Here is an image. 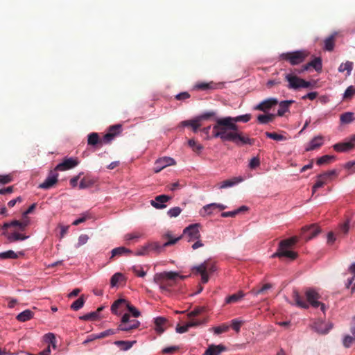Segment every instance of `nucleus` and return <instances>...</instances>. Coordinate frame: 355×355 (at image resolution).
Returning <instances> with one entry per match:
<instances>
[{
  "mask_svg": "<svg viewBox=\"0 0 355 355\" xmlns=\"http://www.w3.org/2000/svg\"><path fill=\"white\" fill-rule=\"evenodd\" d=\"M250 119V114L236 117L215 118L216 124L213 126V137H218L223 141H232L236 145H253L254 139L249 138L242 132L239 131V126L236 124L238 122L247 123Z\"/></svg>",
  "mask_w": 355,
  "mask_h": 355,
  "instance_id": "1",
  "label": "nucleus"
},
{
  "mask_svg": "<svg viewBox=\"0 0 355 355\" xmlns=\"http://www.w3.org/2000/svg\"><path fill=\"white\" fill-rule=\"evenodd\" d=\"M306 300L297 291H294L293 293V298L295 304L303 309H308L310 306L313 308H320V310L323 312L325 311V305L319 301L320 295L313 288H306L304 292Z\"/></svg>",
  "mask_w": 355,
  "mask_h": 355,
  "instance_id": "2",
  "label": "nucleus"
},
{
  "mask_svg": "<svg viewBox=\"0 0 355 355\" xmlns=\"http://www.w3.org/2000/svg\"><path fill=\"white\" fill-rule=\"evenodd\" d=\"M297 241V236H292L289 239L282 240L279 243L277 250L272 255V257H286L291 260H295L297 257V253L291 250V248Z\"/></svg>",
  "mask_w": 355,
  "mask_h": 355,
  "instance_id": "3",
  "label": "nucleus"
},
{
  "mask_svg": "<svg viewBox=\"0 0 355 355\" xmlns=\"http://www.w3.org/2000/svg\"><path fill=\"white\" fill-rule=\"evenodd\" d=\"M184 279V277L180 276L176 272H164L157 273L154 276L155 282L159 285L162 293L170 292L171 288L174 285L178 277Z\"/></svg>",
  "mask_w": 355,
  "mask_h": 355,
  "instance_id": "4",
  "label": "nucleus"
},
{
  "mask_svg": "<svg viewBox=\"0 0 355 355\" xmlns=\"http://www.w3.org/2000/svg\"><path fill=\"white\" fill-rule=\"evenodd\" d=\"M309 53L306 50H299L287 53H282L279 55V60L289 62L291 65H297L302 63L309 56Z\"/></svg>",
  "mask_w": 355,
  "mask_h": 355,
  "instance_id": "5",
  "label": "nucleus"
},
{
  "mask_svg": "<svg viewBox=\"0 0 355 355\" xmlns=\"http://www.w3.org/2000/svg\"><path fill=\"white\" fill-rule=\"evenodd\" d=\"M164 237L168 239V241L162 245H160L157 242H152L148 243L149 252H155L156 253H160L164 250L165 248L175 244L178 241L181 239V236L176 238L173 237L171 232H167L165 234Z\"/></svg>",
  "mask_w": 355,
  "mask_h": 355,
  "instance_id": "6",
  "label": "nucleus"
},
{
  "mask_svg": "<svg viewBox=\"0 0 355 355\" xmlns=\"http://www.w3.org/2000/svg\"><path fill=\"white\" fill-rule=\"evenodd\" d=\"M140 325V322L135 319H130L129 313H125L121 320V323L118 327V330L123 331H130L132 329H137Z\"/></svg>",
  "mask_w": 355,
  "mask_h": 355,
  "instance_id": "7",
  "label": "nucleus"
},
{
  "mask_svg": "<svg viewBox=\"0 0 355 355\" xmlns=\"http://www.w3.org/2000/svg\"><path fill=\"white\" fill-rule=\"evenodd\" d=\"M200 225L198 223L189 225L183 230V234L180 236L181 239L187 237L189 242L199 239L200 238Z\"/></svg>",
  "mask_w": 355,
  "mask_h": 355,
  "instance_id": "8",
  "label": "nucleus"
},
{
  "mask_svg": "<svg viewBox=\"0 0 355 355\" xmlns=\"http://www.w3.org/2000/svg\"><path fill=\"white\" fill-rule=\"evenodd\" d=\"M311 67L313 68L316 71H320L322 68V59L320 57L315 58L311 62L303 65L300 69L295 71L298 73H302L308 71Z\"/></svg>",
  "mask_w": 355,
  "mask_h": 355,
  "instance_id": "9",
  "label": "nucleus"
},
{
  "mask_svg": "<svg viewBox=\"0 0 355 355\" xmlns=\"http://www.w3.org/2000/svg\"><path fill=\"white\" fill-rule=\"evenodd\" d=\"M175 164V160L169 157H164L158 159L155 163L154 166V171L155 173L160 172L163 168H166L168 166H172Z\"/></svg>",
  "mask_w": 355,
  "mask_h": 355,
  "instance_id": "10",
  "label": "nucleus"
},
{
  "mask_svg": "<svg viewBox=\"0 0 355 355\" xmlns=\"http://www.w3.org/2000/svg\"><path fill=\"white\" fill-rule=\"evenodd\" d=\"M320 232L319 227L315 225H311L309 227H304L302 229V237L309 241L314 238Z\"/></svg>",
  "mask_w": 355,
  "mask_h": 355,
  "instance_id": "11",
  "label": "nucleus"
},
{
  "mask_svg": "<svg viewBox=\"0 0 355 355\" xmlns=\"http://www.w3.org/2000/svg\"><path fill=\"white\" fill-rule=\"evenodd\" d=\"M78 164V162L76 159H73L72 157L70 158H64L63 161L58 164L55 168V171H66L71 168H74Z\"/></svg>",
  "mask_w": 355,
  "mask_h": 355,
  "instance_id": "12",
  "label": "nucleus"
},
{
  "mask_svg": "<svg viewBox=\"0 0 355 355\" xmlns=\"http://www.w3.org/2000/svg\"><path fill=\"white\" fill-rule=\"evenodd\" d=\"M58 177V173L53 171H51L49 176L46 178L44 182L40 184L38 187L42 189H49L52 188L57 183Z\"/></svg>",
  "mask_w": 355,
  "mask_h": 355,
  "instance_id": "13",
  "label": "nucleus"
},
{
  "mask_svg": "<svg viewBox=\"0 0 355 355\" xmlns=\"http://www.w3.org/2000/svg\"><path fill=\"white\" fill-rule=\"evenodd\" d=\"M354 146L355 135L352 137L349 141L336 144L333 146V148L337 152H347L353 149Z\"/></svg>",
  "mask_w": 355,
  "mask_h": 355,
  "instance_id": "14",
  "label": "nucleus"
},
{
  "mask_svg": "<svg viewBox=\"0 0 355 355\" xmlns=\"http://www.w3.org/2000/svg\"><path fill=\"white\" fill-rule=\"evenodd\" d=\"M172 198L167 195H159L155 198V200L150 201L151 205L158 209L166 207V202L169 201Z\"/></svg>",
  "mask_w": 355,
  "mask_h": 355,
  "instance_id": "15",
  "label": "nucleus"
},
{
  "mask_svg": "<svg viewBox=\"0 0 355 355\" xmlns=\"http://www.w3.org/2000/svg\"><path fill=\"white\" fill-rule=\"evenodd\" d=\"M278 104V101L275 98H267L263 101H261L259 104H258L254 109L257 110H260L262 112H267L271 107Z\"/></svg>",
  "mask_w": 355,
  "mask_h": 355,
  "instance_id": "16",
  "label": "nucleus"
},
{
  "mask_svg": "<svg viewBox=\"0 0 355 355\" xmlns=\"http://www.w3.org/2000/svg\"><path fill=\"white\" fill-rule=\"evenodd\" d=\"M301 79L302 78H299L296 74L294 73H286L285 75V80L288 83L287 86L288 89H300Z\"/></svg>",
  "mask_w": 355,
  "mask_h": 355,
  "instance_id": "17",
  "label": "nucleus"
},
{
  "mask_svg": "<svg viewBox=\"0 0 355 355\" xmlns=\"http://www.w3.org/2000/svg\"><path fill=\"white\" fill-rule=\"evenodd\" d=\"M220 85V83H216L213 81L209 83L200 82L193 86V89L201 91L214 90L218 89Z\"/></svg>",
  "mask_w": 355,
  "mask_h": 355,
  "instance_id": "18",
  "label": "nucleus"
},
{
  "mask_svg": "<svg viewBox=\"0 0 355 355\" xmlns=\"http://www.w3.org/2000/svg\"><path fill=\"white\" fill-rule=\"evenodd\" d=\"M226 347L223 345H211L205 352L204 355H219L221 352L226 350Z\"/></svg>",
  "mask_w": 355,
  "mask_h": 355,
  "instance_id": "19",
  "label": "nucleus"
},
{
  "mask_svg": "<svg viewBox=\"0 0 355 355\" xmlns=\"http://www.w3.org/2000/svg\"><path fill=\"white\" fill-rule=\"evenodd\" d=\"M323 137L322 136L315 137L309 143L306 148V151H311L319 148L323 144Z\"/></svg>",
  "mask_w": 355,
  "mask_h": 355,
  "instance_id": "20",
  "label": "nucleus"
},
{
  "mask_svg": "<svg viewBox=\"0 0 355 355\" xmlns=\"http://www.w3.org/2000/svg\"><path fill=\"white\" fill-rule=\"evenodd\" d=\"M183 126H190L193 132H197L198 129L202 126V123L196 116L194 119L183 121L181 123Z\"/></svg>",
  "mask_w": 355,
  "mask_h": 355,
  "instance_id": "21",
  "label": "nucleus"
},
{
  "mask_svg": "<svg viewBox=\"0 0 355 355\" xmlns=\"http://www.w3.org/2000/svg\"><path fill=\"white\" fill-rule=\"evenodd\" d=\"M243 181V178L241 177L234 178L233 179H229L223 181L219 184V189H226L234 186L236 184Z\"/></svg>",
  "mask_w": 355,
  "mask_h": 355,
  "instance_id": "22",
  "label": "nucleus"
},
{
  "mask_svg": "<svg viewBox=\"0 0 355 355\" xmlns=\"http://www.w3.org/2000/svg\"><path fill=\"white\" fill-rule=\"evenodd\" d=\"M34 313L29 309H26L19 313L17 315L16 319L19 322H24L32 319Z\"/></svg>",
  "mask_w": 355,
  "mask_h": 355,
  "instance_id": "23",
  "label": "nucleus"
},
{
  "mask_svg": "<svg viewBox=\"0 0 355 355\" xmlns=\"http://www.w3.org/2000/svg\"><path fill=\"white\" fill-rule=\"evenodd\" d=\"M136 340H116L114 344L121 348V350L128 351L129 350L135 343Z\"/></svg>",
  "mask_w": 355,
  "mask_h": 355,
  "instance_id": "24",
  "label": "nucleus"
},
{
  "mask_svg": "<svg viewBox=\"0 0 355 355\" xmlns=\"http://www.w3.org/2000/svg\"><path fill=\"white\" fill-rule=\"evenodd\" d=\"M338 175L337 171L336 170H331L326 171L323 173H321L317 176V178H320L326 184L328 181L332 180L334 177Z\"/></svg>",
  "mask_w": 355,
  "mask_h": 355,
  "instance_id": "25",
  "label": "nucleus"
},
{
  "mask_svg": "<svg viewBox=\"0 0 355 355\" xmlns=\"http://www.w3.org/2000/svg\"><path fill=\"white\" fill-rule=\"evenodd\" d=\"M127 300L125 299H119L116 300L111 306V311L115 315H119L121 313L118 312V310L122 306H125Z\"/></svg>",
  "mask_w": 355,
  "mask_h": 355,
  "instance_id": "26",
  "label": "nucleus"
},
{
  "mask_svg": "<svg viewBox=\"0 0 355 355\" xmlns=\"http://www.w3.org/2000/svg\"><path fill=\"white\" fill-rule=\"evenodd\" d=\"M293 103V101H284L280 102L279 108L277 111V115L282 116L288 111L289 106Z\"/></svg>",
  "mask_w": 355,
  "mask_h": 355,
  "instance_id": "27",
  "label": "nucleus"
},
{
  "mask_svg": "<svg viewBox=\"0 0 355 355\" xmlns=\"http://www.w3.org/2000/svg\"><path fill=\"white\" fill-rule=\"evenodd\" d=\"M167 320L164 317H157L155 318V324L156 326L155 330L157 332L162 334L164 331L165 329L163 326L166 324Z\"/></svg>",
  "mask_w": 355,
  "mask_h": 355,
  "instance_id": "28",
  "label": "nucleus"
},
{
  "mask_svg": "<svg viewBox=\"0 0 355 355\" xmlns=\"http://www.w3.org/2000/svg\"><path fill=\"white\" fill-rule=\"evenodd\" d=\"M87 144L90 146H96L97 144L102 145V141L99 138L98 133L92 132L88 135Z\"/></svg>",
  "mask_w": 355,
  "mask_h": 355,
  "instance_id": "29",
  "label": "nucleus"
},
{
  "mask_svg": "<svg viewBox=\"0 0 355 355\" xmlns=\"http://www.w3.org/2000/svg\"><path fill=\"white\" fill-rule=\"evenodd\" d=\"M111 252H112V256H111L110 259H112L114 257L121 256L125 254H132V251L130 249H128L125 247H119V248H114Z\"/></svg>",
  "mask_w": 355,
  "mask_h": 355,
  "instance_id": "30",
  "label": "nucleus"
},
{
  "mask_svg": "<svg viewBox=\"0 0 355 355\" xmlns=\"http://www.w3.org/2000/svg\"><path fill=\"white\" fill-rule=\"evenodd\" d=\"M245 296V293L242 291H239L238 293L230 295L226 298V303L232 304L236 303L242 299Z\"/></svg>",
  "mask_w": 355,
  "mask_h": 355,
  "instance_id": "31",
  "label": "nucleus"
},
{
  "mask_svg": "<svg viewBox=\"0 0 355 355\" xmlns=\"http://www.w3.org/2000/svg\"><path fill=\"white\" fill-rule=\"evenodd\" d=\"M335 159H336L335 156L326 155L319 157L316 161V164L319 166L328 164L331 163V162L334 161Z\"/></svg>",
  "mask_w": 355,
  "mask_h": 355,
  "instance_id": "32",
  "label": "nucleus"
},
{
  "mask_svg": "<svg viewBox=\"0 0 355 355\" xmlns=\"http://www.w3.org/2000/svg\"><path fill=\"white\" fill-rule=\"evenodd\" d=\"M275 115L273 114H260L257 117V120L259 123L261 124H266L275 119Z\"/></svg>",
  "mask_w": 355,
  "mask_h": 355,
  "instance_id": "33",
  "label": "nucleus"
},
{
  "mask_svg": "<svg viewBox=\"0 0 355 355\" xmlns=\"http://www.w3.org/2000/svg\"><path fill=\"white\" fill-rule=\"evenodd\" d=\"M324 49L328 51H331L335 45V35H331L327 38H326L324 41Z\"/></svg>",
  "mask_w": 355,
  "mask_h": 355,
  "instance_id": "34",
  "label": "nucleus"
},
{
  "mask_svg": "<svg viewBox=\"0 0 355 355\" xmlns=\"http://www.w3.org/2000/svg\"><path fill=\"white\" fill-rule=\"evenodd\" d=\"M44 338V341L49 344L48 347H51V346H52L53 349L56 348V338L53 333H48L45 334Z\"/></svg>",
  "mask_w": 355,
  "mask_h": 355,
  "instance_id": "35",
  "label": "nucleus"
},
{
  "mask_svg": "<svg viewBox=\"0 0 355 355\" xmlns=\"http://www.w3.org/2000/svg\"><path fill=\"white\" fill-rule=\"evenodd\" d=\"M353 62H349V61H347L345 63H342L339 67H338V71L340 72H344V71H347V75H349L351 73V71H352L353 69Z\"/></svg>",
  "mask_w": 355,
  "mask_h": 355,
  "instance_id": "36",
  "label": "nucleus"
},
{
  "mask_svg": "<svg viewBox=\"0 0 355 355\" xmlns=\"http://www.w3.org/2000/svg\"><path fill=\"white\" fill-rule=\"evenodd\" d=\"M85 302L84 295H81L78 299L73 302L71 305V309L74 311H78L81 309Z\"/></svg>",
  "mask_w": 355,
  "mask_h": 355,
  "instance_id": "37",
  "label": "nucleus"
},
{
  "mask_svg": "<svg viewBox=\"0 0 355 355\" xmlns=\"http://www.w3.org/2000/svg\"><path fill=\"white\" fill-rule=\"evenodd\" d=\"M12 222H17V223L12 225V227H17L21 231H24L30 223L29 219L27 218H26L23 221L14 220Z\"/></svg>",
  "mask_w": 355,
  "mask_h": 355,
  "instance_id": "38",
  "label": "nucleus"
},
{
  "mask_svg": "<svg viewBox=\"0 0 355 355\" xmlns=\"http://www.w3.org/2000/svg\"><path fill=\"white\" fill-rule=\"evenodd\" d=\"M118 332H119L118 328L116 329H110L105 330L104 331H102V332L95 335L94 338H98V339L103 338L107 336L115 334Z\"/></svg>",
  "mask_w": 355,
  "mask_h": 355,
  "instance_id": "39",
  "label": "nucleus"
},
{
  "mask_svg": "<svg viewBox=\"0 0 355 355\" xmlns=\"http://www.w3.org/2000/svg\"><path fill=\"white\" fill-rule=\"evenodd\" d=\"M340 120L342 123H349L354 120V114L352 112L342 114L340 116Z\"/></svg>",
  "mask_w": 355,
  "mask_h": 355,
  "instance_id": "40",
  "label": "nucleus"
},
{
  "mask_svg": "<svg viewBox=\"0 0 355 355\" xmlns=\"http://www.w3.org/2000/svg\"><path fill=\"white\" fill-rule=\"evenodd\" d=\"M7 238L10 242H14L19 240H25L28 238V236L17 232H14L12 234H8Z\"/></svg>",
  "mask_w": 355,
  "mask_h": 355,
  "instance_id": "41",
  "label": "nucleus"
},
{
  "mask_svg": "<svg viewBox=\"0 0 355 355\" xmlns=\"http://www.w3.org/2000/svg\"><path fill=\"white\" fill-rule=\"evenodd\" d=\"M272 288V285L270 284H266L261 288L257 289H252L251 291V293L254 295L257 296L259 294H265L266 291Z\"/></svg>",
  "mask_w": 355,
  "mask_h": 355,
  "instance_id": "42",
  "label": "nucleus"
},
{
  "mask_svg": "<svg viewBox=\"0 0 355 355\" xmlns=\"http://www.w3.org/2000/svg\"><path fill=\"white\" fill-rule=\"evenodd\" d=\"M19 257L18 254L12 250H8L0 253V258L2 259H15Z\"/></svg>",
  "mask_w": 355,
  "mask_h": 355,
  "instance_id": "43",
  "label": "nucleus"
},
{
  "mask_svg": "<svg viewBox=\"0 0 355 355\" xmlns=\"http://www.w3.org/2000/svg\"><path fill=\"white\" fill-rule=\"evenodd\" d=\"M206 311L205 306H197L192 311L188 313V318H191L193 317L198 316Z\"/></svg>",
  "mask_w": 355,
  "mask_h": 355,
  "instance_id": "44",
  "label": "nucleus"
},
{
  "mask_svg": "<svg viewBox=\"0 0 355 355\" xmlns=\"http://www.w3.org/2000/svg\"><path fill=\"white\" fill-rule=\"evenodd\" d=\"M193 270L196 271L197 273L199 274H204L205 272H207V261H204L199 266H195L193 268Z\"/></svg>",
  "mask_w": 355,
  "mask_h": 355,
  "instance_id": "45",
  "label": "nucleus"
},
{
  "mask_svg": "<svg viewBox=\"0 0 355 355\" xmlns=\"http://www.w3.org/2000/svg\"><path fill=\"white\" fill-rule=\"evenodd\" d=\"M265 134L268 138H270L275 141H283L286 139V137L284 136L277 134L276 132H266Z\"/></svg>",
  "mask_w": 355,
  "mask_h": 355,
  "instance_id": "46",
  "label": "nucleus"
},
{
  "mask_svg": "<svg viewBox=\"0 0 355 355\" xmlns=\"http://www.w3.org/2000/svg\"><path fill=\"white\" fill-rule=\"evenodd\" d=\"M93 184H94V182L92 180H90L89 178H84L80 180V182L79 184V188L80 189L89 188V187H92L93 185Z\"/></svg>",
  "mask_w": 355,
  "mask_h": 355,
  "instance_id": "47",
  "label": "nucleus"
},
{
  "mask_svg": "<svg viewBox=\"0 0 355 355\" xmlns=\"http://www.w3.org/2000/svg\"><path fill=\"white\" fill-rule=\"evenodd\" d=\"M123 275L120 272L115 273L110 279V284L112 287L116 286L117 283L123 279Z\"/></svg>",
  "mask_w": 355,
  "mask_h": 355,
  "instance_id": "48",
  "label": "nucleus"
},
{
  "mask_svg": "<svg viewBox=\"0 0 355 355\" xmlns=\"http://www.w3.org/2000/svg\"><path fill=\"white\" fill-rule=\"evenodd\" d=\"M354 94H355V87L353 85H351L346 89V90L343 94V98L344 99L351 98Z\"/></svg>",
  "mask_w": 355,
  "mask_h": 355,
  "instance_id": "49",
  "label": "nucleus"
},
{
  "mask_svg": "<svg viewBox=\"0 0 355 355\" xmlns=\"http://www.w3.org/2000/svg\"><path fill=\"white\" fill-rule=\"evenodd\" d=\"M142 236V234L139 232H132L131 233L126 234L124 236V239L126 241H131L133 239H137Z\"/></svg>",
  "mask_w": 355,
  "mask_h": 355,
  "instance_id": "50",
  "label": "nucleus"
},
{
  "mask_svg": "<svg viewBox=\"0 0 355 355\" xmlns=\"http://www.w3.org/2000/svg\"><path fill=\"white\" fill-rule=\"evenodd\" d=\"M13 180L12 174L0 175V184H6L10 183Z\"/></svg>",
  "mask_w": 355,
  "mask_h": 355,
  "instance_id": "51",
  "label": "nucleus"
},
{
  "mask_svg": "<svg viewBox=\"0 0 355 355\" xmlns=\"http://www.w3.org/2000/svg\"><path fill=\"white\" fill-rule=\"evenodd\" d=\"M216 116V112L214 111H209L207 112H205L197 117L199 119V120L202 122L203 120H207L210 118H213Z\"/></svg>",
  "mask_w": 355,
  "mask_h": 355,
  "instance_id": "52",
  "label": "nucleus"
},
{
  "mask_svg": "<svg viewBox=\"0 0 355 355\" xmlns=\"http://www.w3.org/2000/svg\"><path fill=\"white\" fill-rule=\"evenodd\" d=\"M125 307L131 313L133 317L138 318L141 313L140 312L132 305H131L128 301Z\"/></svg>",
  "mask_w": 355,
  "mask_h": 355,
  "instance_id": "53",
  "label": "nucleus"
},
{
  "mask_svg": "<svg viewBox=\"0 0 355 355\" xmlns=\"http://www.w3.org/2000/svg\"><path fill=\"white\" fill-rule=\"evenodd\" d=\"M132 272L137 275L138 277H144L146 275V272L143 270L142 267L140 266H134L132 267Z\"/></svg>",
  "mask_w": 355,
  "mask_h": 355,
  "instance_id": "54",
  "label": "nucleus"
},
{
  "mask_svg": "<svg viewBox=\"0 0 355 355\" xmlns=\"http://www.w3.org/2000/svg\"><path fill=\"white\" fill-rule=\"evenodd\" d=\"M149 253L148 246V243L142 247H141L139 249H138L135 252V255L136 256H145L147 255Z\"/></svg>",
  "mask_w": 355,
  "mask_h": 355,
  "instance_id": "55",
  "label": "nucleus"
},
{
  "mask_svg": "<svg viewBox=\"0 0 355 355\" xmlns=\"http://www.w3.org/2000/svg\"><path fill=\"white\" fill-rule=\"evenodd\" d=\"M116 137V133L112 132H108L106 133L103 139H101L102 144H108L110 143L114 137Z\"/></svg>",
  "mask_w": 355,
  "mask_h": 355,
  "instance_id": "56",
  "label": "nucleus"
},
{
  "mask_svg": "<svg viewBox=\"0 0 355 355\" xmlns=\"http://www.w3.org/2000/svg\"><path fill=\"white\" fill-rule=\"evenodd\" d=\"M182 211V209L179 207H173L171 209H170L168 211V215L170 216V217H177L178 216L180 213Z\"/></svg>",
  "mask_w": 355,
  "mask_h": 355,
  "instance_id": "57",
  "label": "nucleus"
},
{
  "mask_svg": "<svg viewBox=\"0 0 355 355\" xmlns=\"http://www.w3.org/2000/svg\"><path fill=\"white\" fill-rule=\"evenodd\" d=\"M189 146L193 148V150L199 152L202 149V146L200 144H197L194 139H189L188 141Z\"/></svg>",
  "mask_w": 355,
  "mask_h": 355,
  "instance_id": "58",
  "label": "nucleus"
},
{
  "mask_svg": "<svg viewBox=\"0 0 355 355\" xmlns=\"http://www.w3.org/2000/svg\"><path fill=\"white\" fill-rule=\"evenodd\" d=\"M344 168L349 171V174L355 173V160L347 162L345 164Z\"/></svg>",
  "mask_w": 355,
  "mask_h": 355,
  "instance_id": "59",
  "label": "nucleus"
},
{
  "mask_svg": "<svg viewBox=\"0 0 355 355\" xmlns=\"http://www.w3.org/2000/svg\"><path fill=\"white\" fill-rule=\"evenodd\" d=\"M229 329V327L226 324H223L221 326L216 327L214 328V331L216 334H220L222 333L226 332Z\"/></svg>",
  "mask_w": 355,
  "mask_h": 355,
  "instance_id": "60",
  "label": "nucleus"
},
{
  "mask_svg": "<svg viewBox=\"0 0 355 355\" xmlns=\"http://www.w3.org/2000/svg\"><path fill=\"white\" fill-rule=\"evenodd\" d=\"M215 209H216V207L207 208V205H205L200 210V214L203 216L205 215H211Z\"/></svg>",
  "mask_w": 355,
  "mask_h": 355,
  "instance_id": "61",
  "label": "nucleus"
},
{
  "mask_svg": "<svg viewBox=\"0 0 355 355\" xmlns=\"http://www.w3.org/2000/svg\"><path fill=\"white\" fill-rule=\"evenodd\" d=\"M190 94L189 92H181L178 94H177L175 96V98L178 101H184L186 99H188L190 98Z\"/></svg>",
  "mask_w": 355,
  "mask_h": 355,
  "instance_id": "62",
  "label": "nucleus"
},
{
  "mask_svg": "<svg viewBox=\"0 0 355 355\" xmlns=\"http://www.w3.org/2000/svg\"><path fill=\"white\" fill-rule=\"evenodd\" d=\"M325 184L324 182L321 180L320 178H317V181L315 183V184L313 186L312 188V193L313 194L315 193L316 190L320 187H322Z\"/></svg>",
  "mask_w": 355,
  "mask_h": 355,
  "instance_id": "63",
  "label": "nucleus"
},
{
  "mask_svg": "<svg viewBox=\"0 0 355 355\" xmlns=\"http://www.w3.org/2000/svg\"><path fill=\"white\" fill-rule=\"evenodd\" d=\"M242 323L243 322L241 321H239L236 319L232 320V327L236 332H239L241 327L242 325Z\"/></svg>",
  "mask_w": 355,
  "mask_h": 355,
  "instance_id": "64",
  "label": "nucleus"
}]
</instances>
